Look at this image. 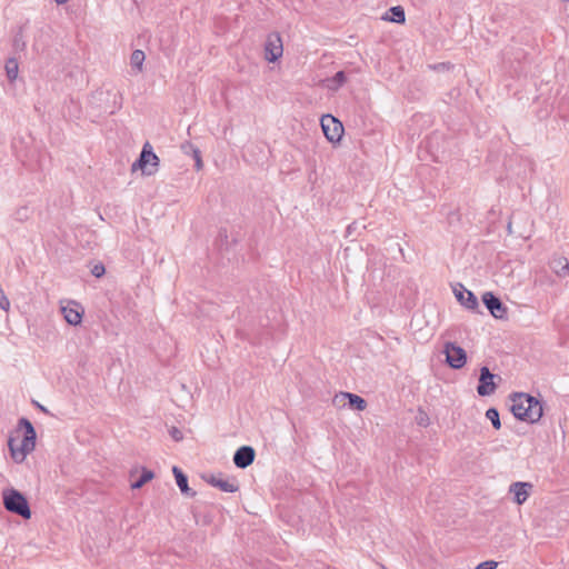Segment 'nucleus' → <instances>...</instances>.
Returning a JSON list of instances; mask_svg holds the SVG:
<instances>
[{"label":"nucleus","instance_id":"obj_16","mask_svg":"<svg viewBox=\"0 0 569 569\" xmlns=\"http://www.w3.org/2000/svg\"><path fill=\"white\" fill-rule=\"evenodd\" d=\"M382 19L396 23H403L406 21L405 9L401 6L391 7Z\"/></svg>","mask_w":569,"mask_h":569},{"label":"nucleus","instance_id":"obj_30","mask_svg":"<svg viewBox=\"0 0 569 569\" xmlns=\"http://www.w3.org/2000/svg\"><path fill=\"white\" fill-rule=\"evenodd\" d=\"M34 405H36V407H37L38 409H40L42 412H44V413H49L48 409H47L44 406L40 405V403H39V402H37V401H34Z\"/></svg>","mask_w":569,"mask_h":569},{"label":"nucleus","instance_id":"obj_9","mask_svg":"<svg viewBox=\"0 0 569 569\" xmlns=\"http://www.w3.org/2000/svg\"><path fill=\"white\" fill-rule=\"evenodd\" d=\"M496 377L497 376L493 375L488 367H481L479 383L477 386V392L479 396H490L496 391L497 385L493 381Z\"/></svg>","mask_w":569,"mask_h":569},{"label":"nucleus","instance_id":"obj_10","mask_svg":"<svg viewBox=\"0 0 569 569\" xmlns=\"http://www.w3.org/2000/svg\"><path fill=\"white\" fill-rule=\"evenodd\" d=\"M64 320L71 326H78L82 321L83 309L74 301H70L67 306L61 307Z\"/></svg>","mask_w":569,"mask_h":569},{"label":"nucleus","instance_id":"obj_17","mask_svg":"<svg viewBox=\"0 0 569 569\" xmlns=\"http://www.w3.org/2000/svg\"><path fill=\"white\" fill-rule=\"evenodd\" d=\"M341 396L348 399L349 407L352 409L363 411L367 408V401L358 395L350 392H341Z\"/></svg>","mask_w":569,"mask_h":569},{"label":"nucleus","instance_id":"obj_19","mask_svg":"<svg viewBox=\"0 0 569 569\" xmlns=\"http://www.w3.org/2000/svg\"><path fill=\"white\" fill-rule=\"evenodd\" d=\"M4 69L7 78L10 82L14 81L18 78L19 63L16 58L7 59Z\"/></svg>","mask_w":569,"mask_h":569},{"label":"nucleus","instance_id":"obj_12","mask_svg":"<svg viewBox=\"0 0 569 569\" xmlns=\"http://www.w3.org/2000/svg\"><path fill=\"white\" fill-rule=\"evenodd\" d=\"M207 482L223 492L232 493L239 490V483L236 478H223L221 475H212L207 479Z\"/></svg>","mask_w":569,"mask_h":569},{"label":"nucleus","instance_id":"obj_20","mask_svg":"<svg viewBox=\"0 0 569 569\" xmlns=\"http://www.w3.org/2000/svg\"><path fill=\"white\" fill-rule=\"evenodd\" d=\"M153 472L149 469L142 468L141 475L139 478L131 483L132 489H140L143 487L148 481H150L153 478Z\"/></svg>","mask_w":569,"mask_h":569},{"label":"nucleus","instance_id":"obj_35","mask_svg":"<svg viewBox=\"0 0 569 569\" xmlns=\"http://www.w3.org/2000/svg\"><path fill=\"white\" fill-rule=\"evenodd\" d=\"M562 2H569V0H561Z\"/></svg>","mask_w":569,"mask_h":569},{"label":"nucleus","instance_id":"obj_25","mask_svg":"<svg viewBox=\"0 0 569 569\" xmlns=\"http://www.w3.org/2000/svg\"><path fill=\"white\" fill-rule=\"evenodd\" d=\"M189 147L192 148L193 158H194V161H196V168H197V170H200L202 168V160H201L200 150L197 149V148H193L192 146H189Z\"/></svg>","mask_w":569,"mask_h":569},{"label":"nucleus","instance_id":"obj_27","mask_svg":"<svg viewBox=\"0 0 569 569\" xmlns=\"http://www.w3.org/2000/svg\"><path fill=\"white\" fill-rule=\"evenodd\" d=\"M0 308L4 311L9 310L10 308V301L9 299L4 296L2 289L0 288Z\"/></svg>","mask_w":569,"mask_h":569},{"label":"nucleus","instance_id":"obj_34","mask_svg":"<svg viewBox=\"0 0 569 569\" xmlns=\"http://www.w3.org/2000/svg\"><path fill=\"white\" fill-rule=\"evenodd\" d=\"M14 43H16V44L21 43V40H18V38L16 37V39H14Z\"/></svg>","mask_w":569,"mask_h":569},{"label":"nucleus","instance_id":"obj_29","mask_svg":"<svg viewBox=\"0 0 569 569\" xmlns=\"http://www.w3.org/2000/svg\"><path fill=\"white\" fill-rule=\"evenodd\" d=\"M569 272V264L566 262V264L562 267L561 272H558L559 276H566Z\"/></svg>","mask_w":569,"mask_h":569},{"label":"nucleus","instance_id":"obj_5","mask_svg":"<svg viewBox=\"0 0 569 569\" xmlns=\"http://www.w3.org/2000/svg\"><path fill=\"white\" fill-rule=\"evenodd\" d=\"M323 134L330 142L340 141L343 133L342 123L331 114H325L320 120Z\"/></svg>","mask_w":569,"mask_h":569},{"label":"nucleus","instance_id":"obj_21","mask_svg":"<svg viewBox=\"0 0 569 569\" xmlns=\"http://www.w3.org/2000/svg\"><path fill=\"white\" fill-rule=\"evenodd\" d=\"M144 59V52L142 50L137 49L131 53L130 64L133 69H137V71L140 72L142 70Z\"/></svg>","mask_w":569,"mask_h":569},{"label":"nucleus","instance_id":"obj_1","mask_svg":"<svg viewBox=\"0 0 569 569\" xmlns=\"http://www.w3.org/2000/svg\"><path fill=\"white\" fill-rule=\"evenodd\" d=\"M510 411L518 420L536 423L543 415L540 400L529 393L515 392L510 396Z\"/></svg>","mask_w":569,"mask_h":569},{"label":"nucleus","instance_id":"obj_3","mask_svg":"<svg viewBox=\"0 0 569 569\" xmlns=\"http://www.w3.org/2000/svg\"><path fill=\"white\" fill-rule=\"evenodd\" d=\"M158 162V156L152 151L151 146L147 142L142 147L139 158L133 162L132 170L140 168L143 173L150 176L157 170Z\"/></svg>","mask_w":569,"mask_h":569},{"label":"nucleus","instance_id":"obj_32","mask_svg":"<svg viewBox=\"0 0 569 569\" xmlns=\"http://www.w3.org/2000/svg\"><path fill=\"white\" fill-rule=\"evenodd\" d=\"M57 4H64L68 0H54Z\"/></svg>","mask_w":569,"mask_h":569},{"label":"nucleus","instance_id":"obj_33","mask_svg":"<svg viewBox=\"0 0 569 569\" xmlns=\"http://www.w3.org/2000/svg\"><path fill=\"white\" fill-rule=\"evenodd\" d=\"M14 43H16V44L21 43V40H18V38L16 37V39H14Z\"/></svg>","mask_w":569,"mask_h":569},{"label":"nucleus","instance_id":"obj_6","mask_svg":"<svg viewBox=\"0 0 569 569\" xmlns=\"http://www.w3.org/2000/svg\"><path fill=\"white\" fill-rule=\"evenodd\" d=\"M446 362L452 369H461L467 362V352L453 342L445 345Z\"/></svg>","mask_w":569,"mask_h":569},{"label":"nucleus","instance_id":"obj_4","mask_svg":"<svg viewBox=\"0 0 569 569\" xmlns=\"http://www.w3.org/2000/svg\"><path fill=\"white\" fill-rule=\"evenodd\" d=\"M18 426L23 429V439L20 447L21 458L23 459L34 449L37 432L32 423L27 418H20Z\"/></svg>","mask_w":569,"mask_h":569},{"label":"nucleus","instance_id":"obj_13","mask_svg":"<svg viewBox=\"0 0 569 569\" xmlns=\"http://www.w3.org/2000/svg\"><path fill=\"white\" fill-rule=\"evenodd\" d=\"M533 486L530 482L517 481L511 483L509 492L513 493V501L517 505H522L530 496Z\"/></svg>","mask_w":569,"mask_h":569},{"label":"nucleus","instance_id":"obj_18","mask_svg":"<svg viewBox=\"0 0 569 569\" xmlns=\"http://www.w3.org/2000/svg\"><path fill=\"white\" fill-rule=\"evenodd\" d=\"M347 81L345 71H338L333 77L326 80V87L331 91H337Z\"/></svg>","mask_w":569,"mask_h":569},{"label":"nucleus","instance_id":"obj_7","mask_svg":"<svg viewBox=\"0 0 569 569\" xmlns=\"http://www.w3.org/2000/svg\"><path fill=\"white\" fill-rule=\"evenodd\" d=\"M283 53L282 39L278 32L268 34L264 42V58L269 62L277 61Z\"/></svg>","mask_w":569,"mask_h":569},{"label":"nucleus","instance_id":"obj_28","mask_svg":"<svg viewBox=\"0 0 569 569\" xmlns=\"http://www.w3.org/2000/svg\"><path fill=\"white\" fill-rule=\"evenodd\" d=\"M170 436L172 437V439H174L176 441H179L182 439V432L173 427L171 430H170Z\"/></svg>","mask_w":569,"mask_h":569},{"label":"nucleus","instance_id":"obj_31","mask_svg":"<svg viewBox=\"0 0 569 569\" xmlns=\"http://www.w3.org/2000/svg\"><path fill=\"white\" fill-rule=\"evenodd\" d=\"M9 447H10V450L12 452V456L14 457L16 456V451H14V448L12 446V439H10V441H9Z\"/></svg>","mask_w":569,"mask_h":569},{"label":"nucleus","instance_id":"obj_11","mask_svg":"<svg viewBox=\"0 0 569 569\" xmlns=\"http://www.w3.org/2000/svg\"><path fill=\"white\" fill-rule=\"evenodd\" d=\"M256 457V451L250 446H242L233 455V463L237 468L244 469L249 467Z\"/></svg>","mask_w":569,"mask_h":569},{"label":"nucleus","instance_id":"obj_24","mask_svg":"<svg viewBox=\"0 0 569 569\" xmlns=\"http://www.w3.org/2000/svg\"><path fill=\"white\" fill-rule=\"evenodd\" d=\"M104 272H106V268H104V266L102 263H97L91 269V273L96 278L102 277L104 274Z\"/></svg>","mask_w":569,"mask_h":569},{"label":"nucleus","instance_id":"obj_15","mask_svg":"<svg viewBox=\"0 0 569 569\" xmlns=\"http://www.w3.org/2000/svg\"><path fill=\"white\" fill-rule=\"evenodd\" d=\"M172 472L174 475L176 482H177V486L179 487L180 491L186 496L194 497L196 491H193L191 488H189L187 475L180 468H178L176 466L172 468Z\"/></svg>","mask_w":569,"mask_h":569},{"label":"nucleus","instance_id":"obj_22","mask_svg":"<svg viewBox=\"0 0 569 569\" xmlns=\"http://www.w3.org/2000/svg\"><path fill=\"white\" fill-rule=\"evenodd\" d=\"M486 417L491 421L492 427L496 430H499L501 428L499 411L496 408H493V407L489 408L486 411Z\"/></svg>","mask_w":569,"mask_h":569},{"label":"nucleus","instance_id":"obj_23","mask_svg":"<svg viewBox=\"0 0 569 569\" xmlns=\"http://www.w3.org/2000/svg\"><path fill=\"white\" fill-rule=\"evenodd\" d=\"M416 421L420 427H427L429 425V417L428 415L419 409L418 415L416 416Z\"/></svg>","mask_w":569,"mask_h":569},{"label":"nucleus","instance_id":"obj_8","mask_svg":"<svg viewBox=\"0 0 569 569\" xmlns=\"http://www.w3.org/2000/svg\"><path fill=\"white\" fill-rule=\"evenodd\" d=\"M482 302L493 318L503 319L507 317V307L500 298L491 291H487L482 295Z\"/></svg>","mask_w":569,"mask_h":569},{"label":"nucleus","instance_id":"obj_14","mask_svg":"<svg viewBox=\"0 0 569 569\" xmlns=\"http://www.w3.org/2000/svg\"><path fill=\"white\" fill-rule=\"evenodd\" d=\"M455 296L457 300L467 309L476 310L479 307L478 299L476 295L466 289L462 284L459 283V289L455 288Z\"/></svg>","mask_w":569,"mask_h":569},{"label":"nucleus","instance_id":"obj_26","mask_svg":"<svg viewBox=\"0 0 569 569\" xmlns=\"http://www.w3.org/2000/svg\"><path fill=\"white\" fill-rule=\"evenodd\" d=\"M498 567V562L493 561V560H487V561H482L480 562L476 569H496Z\"/></svg>","mask_w":569,"mask_h":569},{"label":"nucleus","instance_id":"obj_2","mask_svg":"<svg viewBox=\"0 0 569 569\" xmlns=\"http://www.w3.org/2000/svg\"><path fill=\"white\" fill-rule=\"evenodd\" d=\"M3 506L12 513H16L23 519L31 518V510L27 498L17 489H6L2 492Z\"/></svg>","mask_w":569,"mask_h":569}]
</instances>
